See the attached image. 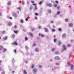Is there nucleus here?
I'll return each instance as SVG.
<instances>
[{
    "label": "nucleus",
    "mask_w": 74,
    "mask_h": 74,
    "mask_svg": "<svg viewBox=\"0 0 74 74\" xmlns=\"http://www.w3.org/2000/svg\"><path fill=\"white\" fill-rule=\"evenodd\" d=\"M37 71V70L36 68H34L32 70V73H34V74H35V73H36Z\"/></svg>",
    "instance_id": "1"
},
{
    "label": "nucleus",
    "mask_w": 74,
    "mask_h": 74,
    "mask_svg": "<svg viewBox=\"0 0 74 74\" xmlns=\"http://www.w3.org/2000/svg\"><path fill=\"white\" fill-rule=\"evenodd\" d=\"M66 37V35L65 34H63L62 36V38H65Z\"/></svg>",
    "instance_id": "2"
},
{
    "label": "nucleus",
    "mask_w": 74,
    "mask_h": 74,
    "mask_svg": "<svg viewBox=\"0 0 74 74\" xmlns=\"http://www.w3.org/2000/svg\"><path fill=\"white\" fill-rule=\"evenodd\" d=\"M54 59L55 60H60V58L59 57L56 56L54 58Z\"/></svg>",
    "instance_id": "3"
},
{
    "label": "nucleus",
    "mask_w": 74,
    "mask_h": 74,
    "mask_svg": "<svg viewBox=\"0 0 74 74\" xmlns=\"http://www.w3.org/2000/svg\"><path fill=\"white\" fill-rule=\"evenodd\" d=\"M62 47L63 50H66V47L65 45H63Z\"/></svg>",
    "instance_id": "4"
},
{
    "label": "nucleus",
    "mask_w": 74,
    "mask_h": 74,
    "mask_svg": "<svg viewBox=\"0 0 74 74\" xmlns=\"http://www.w3.org/2000/svg\"><path fill=\"white\" fill-rule=\"evenodd\" d=\"M12 15L15 18H16L17 17V15L15 13H13L12 14Z\"/></svg>",
    "instance_id": "5"
},
{
    "label": "nucleus",
    "mask_w": 74,
    "mask_h": 74,
    "mask_svg": "<svg viewBox=\"0 0 74 74\" xmlns=\"http://www.w3.org/2000/svg\"><path fill=\"white\" fill-rule=\"evenodd\" d=\"M69 27H72L73 26V23H70L69 24Z\"/></svg>",
    "instance_id": "6"
},
{
    "label": "nucleus",
    "mask_w": 74,
    "mask_h": 74,
    "mask_svg": "<svg viewBox=\"0 0 74 74\" xmlns=\"http://www.w3.org/2000/svg\"><path fill=\"white\" fill-rule=\"evenodd\" d=\"M35 51L36 52H38L39 51V49H38V48H36L35 49Z\"/></svg>",
    "instance_id": "7"
},
{
    "label": "nucleus",
    "mask_w": 74,
    "mask_h": 74,
    "mask_svg": "<svg viewBox=\"0 0 74 74\" xmlns=\"http://www.w3.org/2000/svg\"><path fill=\"white\" fill-rule=\"evenodd\" d=\"M28 34L30 36V37H33V34H32V33H28Z\"/></svg>",
    "instance_id": "8"
},
{
    "label": "nucleus",
    "mask_w": 74,
    "mask_h": 74,
    "mask_svg": "<svg viewBox=\"0 0 74 74\" xmlns=\"http://www.w3.org/2000/svg\"><path fill=\"white\" fill-rule=\"evenodd\" d=\"M47 6H49V7H52V4L50 3L48 4L47 5Z\"/></svg>",
    "instance_id": "9"
},
{
    "label": "nucleus",
    "mask_w": 74,
    "mask_h": 74,
    "mask_svg": "<svg viewBox=\"0 0 74 74\" xmlns=\"http://www.w3.org/2000/svg\"><path fill=\"white\" fill-rule=\"evenodd\" d=\"M8 26H11V25H12V23L10 22H9L8 23Z\"/></svg>",
    "instance_id": "10"
},
{
    "label": "nucleus",
    "mask_w": 74,
    "mask_h": 74,
    "mask_svg": "<svg viewBox=\"0 0 74 74\" xmlns=\"http://www.w3.org/2000/svg\"><path fill=\"white\" fill-rule=\"evenodd\" d=\"M7 51V49H3V52H6Z\"/></svg>",
    "instance_id": "11"
},
{
    "label": "nucleus",
    "mask_w": 74,
    "mask_h": 74,
    "mask_svg": "<svg viewBox=\"0 0 74 74\" xmlns=\"http://www.w3.org/2000/svg\"><path fill=\"white\" fill-rule=\"evenodd\" d=\"M55 53L57 55H59V51L56 52Z\"/></svg>",
    "instance_id": "12"
},
{
    "label": "nucleus",
    "mask_w": 74,
    "mask_h": 74,
    "mask_svg": "<svg viewBox=\"0 0 74 74\" xmlns=\"http://www.w3.org/2000/svg\"><path fill=\"white\" fill-rule=\"evenodd\" d=\"M8 5H11V2H10V1L8 3Z\"/></svg>",
    "instance_id": "13"
},
{
    "label": "nucleus",
    "mask_w": 74,
    "mask_h": 74,
    "mask_svg": "<svg viewBox=\"0 0 74 74\" xmlns=\"http://www.w3.org/2000/svg\"><path fill=\"white\" fill-rule=\"evenodd\" d=\"M13 44H14V45H18V44L16 42H14L13 43Z\"/></svg>",
    "instance_id": "14"
},
{
    "label": "nucleus",
    "mask_w": 74,
    "mask_h": 74,
    "mask_svg": "<svg viewBox=\"0 0 74 74\" xmlns=\"http://www.w3.org/2000/svg\"><path fill=\"white\" fill-rule=\"evenodd\" d=\"M71 70L73 69V65H71Z\"/></svg>",
    "instance_id": "15"
},
{
    "label": "nucleus",
    "mask_w": 74,
    "mask_h": 74,
    "mask_svg": "<svg viewBox=\"0 0 74 74\" xmlns=\"http://www.w3.org/2000/svg\"><path fill=\"white\" fill-rule=\"evenodd\" d=\"M23 73L24 74H27V72H26V71H25V70H24L23 71Z\"/></svg>",
    "instance_id": "16"
},
{
    "label": "nucleus",
    "mask_w": 74,
    "mask_h": 74,
    "mask_svg": "<svg viewBox=\"0 0 74 74\" xmlns=\"http://www.w3.org/2000/svg\"><path fill=\"white\" fill-rule=\"evenodd\" d=\"M22 5H24L25 4V2H24V1H23L21 2Z\"/></svg>",
    "instance_id": "17"
},
{
    "label": "nucleus",
    "mask_w": 74,
    "mask_h": 74,
    "mask_svg": "<svg viewBox=\"0 0 74 74\" xmlns=\"http://www.w3.org/2000/svg\"><path fill=\"white\" fill-rule=\"evenodd\" d=\"M45 32H48V29L47 28H45Z\"/></svg>",
    "instance_id": "18"
},
{
    "label": "nucleus",
    "mask_w": 74,
    "mask_h": 74,
    "mask_svg": "<svg viewBox=\"0 0 74 74\" xmlns=\"http://www.w3.org/2000/svg\"><path fill=\"white\" fill-rule=\"evenodd\" d=\"M7 37H5L3 38V40H7Z\"/></svg>",
    "instance_id": "19"
},
{
    "label": "nucleus",
    "mask_w": 74,
    "mask_h": 74,
    "mask_svg": "<svg viewBox=\"0 0 74 74\" xmlns=\"http://www.w3.org/2000/svg\"><path fill=\"white\" fill-rule=\"evenodd\" d=\"M67 47H71V45H70V44H69L67 45Z\"/></svg>",
    "instance_id": "20"
},
{
    "label": "nucleus",
    "mask_w": 74,
    "mask_h": 74,
    "mask_svg": "<svg viewBox=\"0 0 74 74\" xmlns=\"http://www.w3.org/2000/svg\"><path fill=\"white\" fill-rule=\"evenodd\" d=\"M34 64H32L31 66V68L32 69H33L34 68Z\"/></svg>",
    "instance_id": "21"
},
{
    "label": "nucleus",
    "mask_w": 74,
    "mask_h": 74,
    "mask_svg": "<svg viewBox=\"0 0 74 74\" xmlns=\"http://www.w3.org/2000/svg\"><path fill=\"white\" fill-rule=\"evenodd\" d=\"M25 48L26 49V50H27V49H29V47L27 46H25Z\"/></svg>",
    "instance_id": "22"
},
{
    "label": "nucleus",
    "mask_w": 74,
    "mask_h": 74,
    "mask_svg": "<svg viewBox=\"0 0 74 74\" xmlns=\"http://www.w3.org/2000/svg\"><path fill=\"white\" fill-rule=\"evenodd\" d=\"M55 50V49L54 48H53L51 50V51L52 52H53V51H54Z\"/></svg>",
    "instance_id": "23"
},
{
    "label": "nucleus",
    "mask_w": 74,
    "mask_h": 74,
    "mask_svg": "<svg viewBox=\"0 0 74 74\" xmlns=\"http://www.w3.org/2000/svg\"><path fill=\"white\" fill-rule=\"evenodd\" d=\"M3 49V46H0V50H1V49Z\"/></svg>",
    "instance_id": "24"
},
{
    "label": "nucleus",
    "mask_w": 74,
    "mask_h": 74,
    "mask_svg": "<svg viewBox=\"0 0 74 74\" xmlns=\"http://www.w3.org/2000/svg\"><path fill=\"white\" fill-rule=\"evenodd\" d=\"M57 40H56V39H54V40H53V41L54 42H56V41H57Z\"/></svg>",
    "instance_id": "25"
},
{
    "label": "nucleus",
    "mask_w": 74,
    "mask_h": 74,
    "mask_svg": "<svg viewBox=\"0 0 74 74\" xmlns=\"http://www.w3.org/2000/svg\"><path fill=\"white\" fill-rule=\"evenodd\" d=\"M65 22H67L69 21V19H65Z\"/></svg>",
    "instance_id": "26"
},
{
    "label": "nucleus",
    "mask_w": 74,
    "mask_h": 74,
    "mask_svg": "<svg viewBox=\"0 0 74 74\" xmlns=\"http://www.w3.org/2000/svg\"><path fill=\"white\" fill-rule=\"evenodd\" d=\"M53 6L54 7H57V5L56 4H54L53 5Z\"/></svg>",
    "instance_id": "27"
},
{
    "label": "nucleus",
    "mask_w": 74,
    "mask_h": 74,
    "mask_svg": "<svg viewBox=\"0 0 74 74\" xmlns=\"http://www.w3.org/2000/svg\"><path fill=\"white\" fill-rule=\"evenodd\" d=\"M42 1H41L39 2L38 4H39V5H41V4H42Z\"/></svg>",
    "instance_id": "28"
},
{
    "label": "nucleus",
    "mask_w": 74,
    "mask_h": 74,
    "mask_svg": "<svg viewBox=\"0 0 74 74\" xmlns=\"http://www.w3.org/2000/svg\"><path fill=\"white\" fill-rule=\"evenodd\" d=\"M60 44H61V42H60V41H59V43H58V45H60Z\"/></svg>",
    "instance_id": "29"
},
{
    "label": "nucleus",
    "mask_w": 74,
    "mask_h": 74,
    "mask_svg": "<svg viewBox=\"0 0 74 74\" xmlns=\"http://www.w3.org/2000/svg\"><path fill=\"white\" fill-rule=\"evenodd\" d=\"M32 8H33V6H31L29 8L30 10H31Z\"/></svg>",
    "instance_id": "30"
},
{
    "label": "nucleus",
    "mask_w": 74,
    "mask_h": 74,
    "mask_svg": "<svg viewBox=\"0 0 74 74\" xmlns=\"http://www.w3.org/2000/svg\"><path fill=\"white\" fill-rule=\"evenodd\" d=\"M18 31H14V33H18Z\"/></svg>",
    "instance_id": "31"
},
{
    "label": "nucleus",
    "mask_w": 74,
    "mask_h": 74,
    "mask_svg": "<svg viewBox=\"0 0 74 74\" xmlns=\"http://www.w3.org/2000/svg\"><path fill=\"white\" fill-rule=\"evenodd\" d=\"M25 40L27 41V38L26 37L25 38Z\"/></svg>",
    "instance_id": "32"
},
{
    "label": "nucleus",
    "mask_w": 74,
    "mask_h": 74,
    "mask_svg": "<svg viewBox=\"0 0 74 74\" xmlns=\"http://www.w3.org/2000/svg\"><path fill=\"white\" fill-rule=\"evenodd\" d=\"M51 31H52L53 32H55V30L54 29H51Z\"/></svg>",
    "instance_id": "33"
},
{
    "label": "nucleus",
    "mask_w": 74,
    "mask_h": 74,
    "mask_svg": "<svg viewBox=\"0 0 74 74\" xmlns=\"http://www.w3.org/2000/svg\"><path fill=\"white\" fill-rule=\"evenodd\" d=\"M58 30L60 32H61V31L62 30V29H61V28H59L58 29Z\"/></svg>",
    "instance_id": "34"
},
{
    "label": "nucleus",
    "mask_w": 74,
    "mask_h": 74,
    "mask_svg": "<svg viewBox=\"0 0 74 74\" xmlns=\"http://www.w3.org/2000/svg\"><path fill=\"white\" fill-rule=\"evenodd\" d=\"M37 9V6H35V9L34 10V11H35V10H36Z\"/></svg>",
    "instance_id": "35"
},
{
    "label": "nucleus",
    "mask_w": 74,
    "mask_h": 74,
    "mask_svg": "<svg viewBox=\"0 0 74 74\" xmlns=\"http://www.w3.org/2000/svg\"><path fill=\"white\" fill-rule=\"evenodd\" d=\"M29 3H30V1H28L27 2V5H29Z\"/></svg>",
    "instance_id": "36"
},
{
    "label": "nucleus",
    "mask_w": 74,
    "mask_h": 74,
    "mask_svg": "<svg viewBox=\"0 0 74 74\" xmlns=\"http://www.w3.org/2000/svg\"><path fill=\"white\" fill-rule=\"evenodd\" d=\"M41 36L42 37H44L45 35H42Z\"/></svg>",
    "instance_id": "37"
},
{
    "label": "nucleus",
    "mask_w": 74,
    "mask_h": 74,
    "mask_svg": "<svg viewBox=\"0 0 74 74\" xmlns=\"http://www.w3.org/2000/svg\"><path fill=\"white\" fill-rule=\"evenodd\" d=\"M38 29H41V26H38Z\"/></svg>",
    "instance_id": "38"
},
{
    "label": "nucleus",
    "mask_w": 74,
    "mask_h": 74,
    "mask_svg": "<svg viewBox=\"0 0 74 74\" xmlns=\"http://www.w3.org/2000/svg\"><path fill=\"white\" fill-rule=\"evenodd\" d=\"M74 41V40H73L72 39L71 40V41H70V42H73V41Z\"/></svg>",
    "instance_id": "39"
},
{
    "label": "nucleus",
    "mask_w": 74,
    "mask_h": 74,
    "mask_svg": "<svg viewBox=\"0 0 74 74\" xmlns=\"http://www.w3.org/2000/svg\"><path fill=\"white\" fill-rule=\"evenodd\" d=\"M57 14L58 15H59L60 14V12H57Z\"/></svg>",
    "instance_id": "40"
},
{
    "label": "nucleus",
    "mask_w": 74,
    "mask_h": 74,
    "mask_svg": "<svg viewBox=\"0 0 74 74\" xmlns=\"http://www.w3.org/2000/svg\"><path fill=\"white\" fill-rule=\"evenodd\" d=\"M21 23H23V20L21 19Z\"/></svg>",
    "instance_id": "41"
},
{
    "label": "nucleus",
    "mask_w": 74,
    "mask_h": 74,
    "mask_svg": "<svg viewBox=\"0 0 74 74\" xmlns=\"http://www.w3.org/2000/svg\"><path fill=\"white\" fill-rule=\"evenodd\" d=\"M14 52L15 53H16V49H15L14 50Z\"/></svg>",
    "instance_id": "42"
},
{
    "label": "nucleus",
    "mask_w": 74,
    "mask_h": 74,
    "mask_svg": "<svg viewBox=\"0 0 74 74\" xmlns=\"http://www.w3.org/2000/svg\"><path fill=\"white\" fill-rule=\"evenodd\" d=\"M48 12H49V13H51V10H49L48 11Z\"/></svg>",
    "instance_id": "43"
},
{
    "label": "nucleus",
    "mask_w": 74,
    "mask_h": 74,
    "mask_svg": "<svg viewBox=\"0 0 74 74\" xmlns=\"http://www.w3.org/2000/svg\"><path fill=\"white\" fill-rule=\"evenodd\" d=\"M31 2L32 3H34V1H31Z\"/></svg>",
    "instance_id": "44"
},
{
    "label": "nucleus",
    "mask_w": 74,
    "mask_h": 74,
    "mask_svg": "<svg viewBox=\"0 0 74 74\" xmlns=\"http://www.w3.org/2000/svg\"><path fill=\"white\" fill-rule=\"evenodd\" d=\"M32 5H34V6H36V3H33L32 4Z\"/></svg>",
    "instance_id": "45"
},
{
    "label": "nucleus",
    "mask_w": 74,
    "mask_h": 74,
    "mask_svg": "<svg viewBox=\"0 0 74 74\" xmlns=\"http://www.w3.org/2000/svg\"><path fill=\"white\" fill-rule=\"evenodd\" d=\"M67 66H70V64H69V63L68 62L67 63Z\"/></svg>",
    "instance_id": "46"
},
{
    "label": "nucleus",
    "mask_w": 74,
    "mask_h": 74,
    "mask_svg": "<svg viewBox=\"0 0 74 74\" xmlns=\"http://www.w3.org/2000/svg\"><path fill=\"white\" fill-rule=\"evenodd\" d=\"M17 9L19 10V11H21V8H18Z\"/></svg>",
    "instance_id": "47"
},
{
    "label": "nucleus",
    "mask_w": 74,
    "mask_h": 74,
    "mask_svg": "<svg viewBox=\"0 0 74 74\" xmlns=\"http://www.w3.org/2000/svg\"><path fill=\"white\" fill-rule=\"evenodd\" d=\"M12 37L13 38H15V35L14 34L13 35Z\"/></svg>",
    "instance_id": "48"
},
{
    "label": "nucleus",
    "mask_w": 74,
    "mask_h": 74,
    "mask_svg": "<svg viewBox=\"0 0 74 74\" xmlns=\"http://www.w3.org/2000/svg\"><path fill=\"white\" fill-rule=\"evenodd\" d=\"M46 38L47 39V40H48V39L49 38V37H46Z\"/></svg>",
    "instance_id": "49"
},
{
    "label": "nucleus",
    "mask_w": 74,
    "mask_h": 74,
    "mask_svg": "<svg viewBox=\"0 0 74 74\" xmlns=\"http://www.w3.org/2000/svg\"><path fill=\"white\" fill-rule=\"evenodd\" d=\"M42 67V66L41 65H39V67L40 68H41V67Z\"/></svg>",
    "instance_id": "50"
},
{
    "label": "nucleus",
    "mask_w": 74,
    "mask_h": 74,
    "mask_svg": "<svg viewBox=\"0 0 74 74\" xmlns=\"http://www.w3.org/2000/svg\"><path fill=\"white\" fill-rule=\"evenodd\" d=\"M60 8V6H58L57 8V9H59Z\"/></svg>",
    "instance_id": "51"
},
{
    "label": "nucleus",
    "mask_w": 74,
    "mask_h": 74,
    "mask_svg": "<svg viewBox=\"0 0 74 74\" xmlns=\"http://www.w3.org/2000/svg\"><path fill=\"white\" fill-rule=\"evenodd\" d=\"M14 29H16V25L14 26Z\"/></svg>",
    "instance_id": "52"
},
{
    "label": "nucleus",
    "mask_w": 74,
    "mask_h": 74,
    "mask_svg": "<svg viewBox=\"0 0 74 74\" xmlns=\"http://www.w3.org/2000/svg\"><path fill=\"white\" fill-rule=\"evenodd\" d=\"M55 64L56 65H59V64L58 63H56Z\"/></svg>",
    "instance_id": "53"
},
{
    "label": "nucleus",
    "mask_w": 74,
    "mask_h": 74,
    "mask_svg": "<svg viewBox=\"0 0 74 74\" xmlns=\"http://www.w3.org/2000/svg\"><path fill=\"white\" fill-rule=\"evenodd\" d=\"M34 28H33L32 29V31H34Z\"/></svg>",
    "instance_id": "54"
},
{
    "label": "nucleus",
    "mask_w": 74,
    "mask_h": 74,
    "mask_svg": "<svg viewBox=\"0 0 74 74\" xmlns=\"http://www.w3.org/2000/svg\"><path fill=\"white\" fill-rule=\"evenodd\" d=\"M35 19L36 20L37 19V17H35Z\"/></svg>",
    "instance_id": "55"
},
{
    "label": "nucleus",
    "mask_w": 74,
    "mask_h": 74,
    "mask_svg": "<svg viewBox=\"0 0 74 74\" xmlns=\"http://www.w3.org/2000/svg\"><path fill=\"white\" fill-rule=\"evenodd\" d=\"M2 34H4V33H5V31H3L2 32Z\"/></svg>",
    "instance_id": "56"
},
{
    "label": "nucleus",
    "mask_w": 74,
    "mask_h": 74,
    "mask_svg": "<svg viewBox=\"0 0 74 74\" xmlns=\"http://www.w3.org/2000/svg\"><path fill=\"white\" fill-rule=\"evenodd\" d=\"M25 20L26 21H28V19H27V18H26Z\"/></svg>",
    "instance_id": "57"
},
{
    "label": "nucleus",
    "mask_w": 74,
    "mask_h": 74,
    "mask_svg": "<svg viewBox=\"0 0 74 74\" xmlns=\"http://www.w3.org/2000/svg\"><path fill=\"white\" fill-rule=\"evenodd\" d=\"M35 45H36V44L35 43H34L33 45V47H35Z\"/></svg>",
    "instance_id": "58"
},
{
    "label": "nucleus",
    "mask_w": 74,
    "mask_h": 74,
    "mask_svg": "<svg viewBox=\"0 0 74 74\" xmlns=\"http://www.w3.org/2000/svg\"><path fill=\"white\" fill-rule=\"evenodd\" d=\"M5 72L3 71V73H2V74H4Z\"/></svg>",
    "instance_id": "59"
},
{
    "label": "nucleus",
    "mask_w": 74,
    "mask_h": 74,
    "mask_svg": "<svg viewBox=\"0 0 74 74\" xmlns=\"http://www.w3.org/2000/svg\"><path fill=\"white\" fill-rule=\"evenodd\" d=\"M51 3H53V0H51Z\"/></svg>",
    "instance_id": "60"
},
{
    "label": "nucleus",
    "mask_w": 74,
    "mask_h": 74,
    "mask_svg": "<svg viewBox=\"0 0 74 74\" xmlns=\"http://www.w3.org/2000/svg\"><path fill=\"white\" fill-rule=\"evenodd\" d=\"M53 21H51V23H53Z\"/></svg>",
    "instance_id": "61"
},
{
    "label": "nucleus",
    "mask_w": 74,
    "mask_h": 74,
    "mask_svg": "<svg viewBox=\"0 0 74 74\" xmlns=\"http://www.w3.org/2000/svg\"><path fill=\"white\" fill-rule=\"evenodd\" d=\"M56 3L57 4H58V1H56Z\"/></svg>",
    "instance_id": "62"
},
{
    "label": "nucleus",
    "mask_w": 74,
    "mask_h": 74,
    "mask_svg": "<svg viewBox=\"0 0 74 74\" xmlns=\"http://www.w3.org/2000/svg\"><path fill=\"white\" fill-rule=\"evenodd\" d=\"M35 15H38V14H37V13H36Z\"/></svg>",
    "instance_id": "63"
},
{
    "label": "nucleus",
    "mask_w": 74,
    "mask_h": 74,
    "mask_svg": "<svg viewBox=\"0 0 74 74\" xmlns=\"http://www.w3.org/2000/svg\"><path fill=\"white\" fill-rule=\"evenodd\" d=\"M40 35H41V34H38V36H40Z\"/></svg>",
    "instance_id": "64"
}]
</instances>
